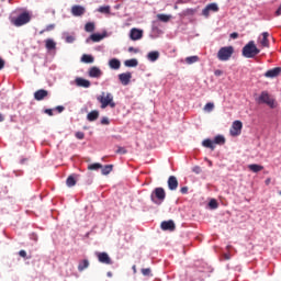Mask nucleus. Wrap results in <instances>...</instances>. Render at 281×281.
I'll list each match as a JSON object with an SVG mask.
<instances>
[{
	"label": "nucleus",
	"instance_id": "f257e3e1",
	"mask_svg": "<svg viewBox=\"0 0 281 281\" xmlns=\"http://www.w3.org/2000/svg\"><path fill=\"white\" fill-rule=\"evenodd\" d=\"M97 100L100 102L101 109H106V106L115 109V101L111 92H101V94L97 97Z\"/></svg>",
	"mask_w": 281,
	"mask_h": 281
},
{
	"label": "nucleus",
	"instance_id": "f03ea898",
	"mask_svg": "<svg viewBox=\"0 0 281 281\" xmlns=\"http://www.w3.org/2000/svg\"><path fill=\"white\" fill-rule=\"evenodd\" d=\"M241 54L244 58H256V56L260 54V49L256 46L254 41H250L243 47Z\"/></svg>",
	"mask_w": 281,
	"mask_h": 281
},
{
	"label": "nucleus",
	"instance_id": "7ed1b4c3",
	"mask_svg": "<svg viewBox=\"0 0 281 281\" xmlns=\"http://www.w3.org/2000/svg\"><path fill=\"white\" fill-rule=\"evenodd\" d=\"M150 201L154 202L155 205H161L164 201H166V190L161 187H158L150 193Z\"/></svg>",
	"mask_w": 281,
	"mask_h": 281
},
{
	"label": "nucleus",
	"instance_id": "20e7f679",
	"mask_svg": "<svg viewBox=\"0 0 281 281\" xmlns=\"http://www.w3.org/2000/svg\"><path fill=\"white\" fill-rule=\"evenodd\" d=\"M234 56V46H224L217 52V58L222 63L229 60Z\"/></svg>",
	"mask_w": 281,
	"mask_h": 281
},
{
	"label": "nucleus",
	"instance_id": "39448f33",
	"mask_svg": "<svg viewBox=\"0 0 281 281\" xmlns=\"http://www.w3.org/2000/svg\"><path fill=\"white\" fill-rule=\"evenodd\" d=\"M31 19L30 13L23 12L18 18H12L11 23L12 25H15V27H21L22 25L30 23Z\"/></svg>",
	"mask_w": 281,
	"mask_h": 281
},
{
	"label": "nucleus",
	"instance_id": "423d86ee",
	"mask_svg": "<svg viewBox=\"0 0 281 281\" xmlns=\"http://www.w3.org/2000/svg\"><path fill=\"white\" fill-rule=\"evenodd\" d=\"M258 104H267L270 109H276V100L269 95V92L262 91L257 100Z\"/></svg>",
	"mask_w": 281,
	"mask_h": 281
},
{
	"label": "nucleus",
	"instance_id": "0eeeda50",
	"mask_svg": "<svg viewBox=\"0 0 281 281\" xmlns=\"http://www.w3.org/2000/svg\"><path fill=\"white\" fill-rule=\"evenodd\" d=\"M229 133L232 137H238V135L243 133V122L240 121L233 122Z\"/></svg>",
	"mask_w": 281,
	"mask_h": 281
},
{
	"label": "nucleus",
	"instance_id": "6e6552de",
	"mask_svg": "<svg viewBox=\"0 0 281 281\" xmlns=\"http://www.w3.org/2000/svg\"><path fill=\"white\" fill-rule=\"evenodd\" d=\"M258 44L260 45V47H266V48L270 47L269 32L261 33V35L258 37Z\"/></svg>",
	"mask_w": 281,
	"mask_h": 281
},
{
	"label": "nucleus",
	"instance_id": "1a4fd4ad",
	"mask_svg": "<svg viewBox=\"0 0 281 281\" xmlns=\"http://www.w3.org/2000/svg\"><path fill=\"white\" fill-rule=\"evenodd\" d=\"M210 12H218V4L215 2L207 4L203 10L202 14L207 19L210 16Z\"/></svg>",
	"mask_w": 281,
	"mask_h": 281
},
{
	"label": "nucleus",
	"instance_id": "9d476101",
	"mask_svg": "<svg viewBox=\"0 0 281 281\" xmlns=\"http://www.w3.org/2000/svg\"><path fill=\"white\" fill-rule=\"evenodd\" d=\"M144 37V31L139 29H132L130 31V38L131 41H140Z\"/></svg>",
	"mask_w": 281,
	"mask_h": 281
},
{
	"label": "nucleus",
	"instance_id": "9b49d317",
	"mask_svg": "<svg viewBox=\"0 0 281 281\" xmlns=\"http://www.w3.org/2000/svg\"><path fill=\"white\" fill-rule=\"evenodd\" d=\"M97 258L102 265H113V260H111L106 252H97Z\"/></svg>",
	"mask_w": 281,
	"mask_h": 281
},
{
	"label": "nucleus",
	"instance_id": "f8f14e48",
	"mask_svg": "<svg viewBox=\"0 0 281 281\" xmlns=\"http://www.w3.org/2000/svg\"><path fill=\"white\" fill-rule=\"evenodd\" d=\"M131 78H133V74L131 72H123L119 75V80L123 87H126L131 83Z\"/></svg>",
	"mask_w": 281,
	"mask_h": 281
},
{
	"label": "nucleus",
	"instance_id": "ddd939ff",
	"mask_svg": "<svg viewBox=\"0 0 281 281\" xmlns=\"http://www.w3.org/2000/svg\"><path fill=\"white\" fill-rule=\"evenodd\" d=\"M87 12V9L85 7L75 4L71 7V14L72 16H82Z\"/></svg>",
	"mask_w": 281,
	"mask_h": 281
},
{
	"label": "nucleus",
	"instance_id": "4468645a",
	"mask_svg": "<svg viewBox=\"0 0 281 281\" xmlns=\"http://www.w3.org/2000/svg\"><path fill=\"white\" fill-rule=\"evenodd\" d=\"M160 227L164 232H175V222L169 220V221H164L160 224Z\"/></svg>",
	"mask_w": 281,
	"mask_h": 281
},
{
	"label": "nucleus",
	"instance_id": "2eb2a0df",
	"mask_svg": "<svg viewBox=\"0 0 281 281\" xmlns=\"http://www.w3.org/2000/svg\"><path fill=\"white\" fill-rule=\"evenodd\" d=\"M49 95V92L45 89H40L35 91L34 99L37 100V102H41V100H45Z\"/></svg>",
	"mask_w": 281,
	"mask_h": 281
},
{
	"label": "nucleus",
	"instance_id": "dca6fc26",
	"mask_svg": "<svg viewBox=\"0 0 281 281\" xmlns=\"http://www.w3.org/2000/svg\"><path fill=\"white\" fill-rule=\"evenodd\" d=\"M167 183H168L169 190H171V191H175V190H177V188H179V180H177V177H175V176H170L168 178Z\"/></svg>",
	"mask_w": 281,
	"mask_h": 281
},
{
	"label": "nucleus",
	"instance_id": "f3484780",
	"mask_svg": "<svg viewBox=\"0 0 281 281\" xmlns=\"http://www.w3.org/2000/svg\"><path fill=\"white\" fill-rule=\"evenodd\" d=\"M281 74V68L280 67H276V68H272L270 70H267L265 72V77L266 78H278V76H280Z\"/></svg>",
	"mask_w": 281,
	"mask_h": 281
},
{
	"label": "nucleus",
	"instance_id": "a211bd4d",
	"mask_svg": "<svg viewBox=\"0 0 281 281\" xmlns=\"http://www.w3.org/2000/svg\"><path fill=\"white\" fill-rule=\"evenodd\" d=\"M77 87H82L83 89H89V87H91V81L85 79V78H80L78 77L76 80H75Z\"/></svg>",
	"mask_w": 281,
	"mask_h": 281
},
{
	"label": "nucleus",
	"instance_id": "6ab92c4d",
	"mask_svg": "<svg viewBox=\"0 0 281 281\" xmlns=\"http://www.w3.org/2000/svg\"><path fill=\"white\" fill-rule=\"evenodd\" d=\"M88 75L90 78H100L102 76V70H100V68L93 66L89 69Z\"/></svg>",
	"mask_w": 281,
	"mask_h": 281
},
{
	"label": "nucleus",
	"instance_id": "aec40b11",
	"mask_svg": "<svg viewBox=\"0 0 281 281\" xmlns=\"http://www.w3.org/2000/svg\"><path fill=\"white\" fill-rule=\"evenodd\" d=\"M109 67L110 69L117 70L122 67V63L117 58H112L109 60Z\"/></svg>",
	"mask_w": 281,
	"mask_h": 281
},
{
	"label": "nucleus",
	"instance_id": "412c9836",
	"mask_svg": "<svg viewBox=\"0 0 281 281\" xmlns=\"http://www.w3.org/2000/svg\"><path fill=\"white\" fill-rule=\"evenodd\" d=\"M98 117H100V112L98 110H93V111L89 112L87 115L88 122H95V120H98Z\"/></svg>",
	"mask_w": 281,
	"mask_h": 281
},
{
	"label": "nucleus",
	"instance_id": "4be33fe9",
	"mask_svg": "<svg viewBox=\"0 0 281 281\" xmlns=\"http://www.w3.org/2000/svg\"><path fill=\"white\" fill-rule=\"evenodd\" d=\"M45 47L48 52H52L53 49H56V42L52 38H47L45 41Z\"/></svg>",
	"mask_w": 281,
	"mask_h": 281
},
{
	"label": "nucleus",
	"instance_id": "5701e85b",
	"mask_svg": "<svg viewBox=\"0 0 281 281\" xmlns=\"http://www.w3.org/2000/svg\"><path fill=\"white\" fill-rule=\"evenodd\" d=\"M202 146H204V148H210L211 150H214L216 148V146L214 145V140L206 138L202 142Z\"/></svg>",
	"mask_w": 281,
	"mask_h": 281
},
{
	"label": "nucleus",
	"instance_id": "b1692460",
	"mask_svg": "<svg viewBox=\"0 0 281 281\" xmlns=\"http://www.w3.org/2000/svg\"><path fill=\"white\" fill-rule=\"evenodd\" d=\"M248 170L251 172H261V170H265V167L262 165L251 164L248 165Z\"/></svg>",
	"mask_w": 281,
	"mask_h": 281
},
{
	"label": "nucleus",
	"instance_id": "393cba45",
	"mask_svg": "<svg viewBox=\"0 0 281 281\" xmlns=\"http://www.w3.org/2000/svg\"><path fill=\"white\" fill-rule=\"evenodd\" d=\"M147 58L151 63H155L156 60H159V52H157V50L149 52L148 55H147Z\"/></svg>",
	"mask_w": 281,
	"mask_h": 281
},
{
	"label": "nucleus",
	"instance_id": "a878e982",
	"mask_svg": "<svg viewBox=\"0 0 281 281\" xmlns=\"http://www.w3.org/2000/svg\"><path fill=\"white\" fill-rule=\"evenodd\" d=\"M77 177H78V176H76V175H70V176L67 178L66 184H67L68 188H74V186H76V178H77Z\"/></svg>",
	"mask_w": 281,
	"mask_h": 281
},
{
	"label": "nucleus",
	"instance_id": "bb28decb",
	"mask_svg": "<svg viewBox=\"0 0 281 281\" xmlns=\"http://www.w3.org/2000/svg\"><path fill=\"white\" fill-rule=\"evenodd\" d=\"M104 35L102 34L93 33L92 35H90V41H92L93 43H100V41H102Z\"/></svg>",
	"mask_w": 281,
	"mask_h": 281
},
{
	"label": "nucleus",
	"instance_id": "cd10ccee",
	"mask_svg": "<svg viewBox=\"0 0 281 281\" xmlns=\"http://www.w3.org/2000/svg\"><path fill=\"white\" fill-rule=\"evenodd\" d=\"M85 269H89V260L83 259L78 265V271H85Z\"/></svg>",
	"mask_w": 281,
	"mask_h": 281
},
{
	"label": "nucleus",
	"instance_id": "c85d7f7f",
	"mask_svg": "<svg viewBox=\"0 0 281 281\" xmlns=\"http://www.w3.org/2000/svg\"><path fill=\"white\" fill-rule=\"evenodd\" d=\"M111 172H113V165H105L101 170V173L104 176L111 175Z\"/></svg>",
	"mask_w": 281,
	"mask_h": 281
},
{
	"label": "nucleus",
	"instance_id": "c756f323",
	"mask_svg": "<svg viewBox=\"0 0 281 281\" xmlns=\"http://www.w3.org/2000/svg\"><path fill=\"white\" fill-rule=\"evenodd\" d=\"M157 19L159 21H161L162 23H168V21H170V19H172L171 15H167V14H157Z\"/></svg>",
	"mask_w": 281,
	"mask_h": 281
},
{
	"label": "nucleus",
	"instance_id": "7c9ffc66",
	"mask_svg": "<svg viewBox=\"0 0 281 281\" xmlns=\"http://www.w3.org/2000/svg\"><path fill=\"white\" fill-rule=\"evenodd\" d=\"M187 65H194V63H199V56H190L186 58Z\"/></svg>",
	"mask_w": 281,
	"mask_h": 281
},
{
	"label": "nucleus",
	"instance_id": "2f4dec72",
	"mask_svg": "<svg viewBox=\"0 0 281 281\" xmlns=\"http://www.w3.org/2000/svg\"><path fill=\"white\" fill-rule=\"evenodd\" d=\"M98 12H100L101 14H111V7L110 5L100 7L98 9Z\"/></svg>",
	"mask_w": 281,
	"mask_h": 281
},
{
	"label": "nucleus",
	"instance_id": "473e14b6",
	"mask_svg": "<svg viewBox=\"0 0 281 281\" xmlns=\"http://www.w3.org/2000/svg\"><path fill=\"white\" fill-rule=\"evenodd\" d=\"M125 67H137V59H127L124 61Z\"/></svg>",
	"mask_w": 281,
	"mask_h": 281
},
{
	"label": "nucleus",
	"instance_id": "72a5a7b5",
	"mask_svg": "<svg viewBox=\"0 0 281 281\" xmlns=\"http://www.w3.org/2000/svg\"><path fill=\"white\" fill-rule=\"evenodd\" d=\"M213 144H218V145L225 144V136L223 135L215 136Z\"/></svg>",
	"mask_w": 281,
	"mask_h": 281
},
{
	"label": "nucleus",
	"instance_id": "f704fd0d",
	"mask_svg": "<svg viewBox=\"0 0 281 281\" xmlns=\"http://www.w3.org/2000/svg\"><path fill=\"white\" fill-rule=\"evenodd\" d=\"M85 30L87 32H94L95 31V23H93V22L86 23Z\"/></svg>",
	"mask_w": 281,
	"mask_h": 281
},
{
	"label": "nucleus",
	"instance_id": "c9c22d12",
	"mask_svg": "<svg viewBox=\"0 0 281 281\" xmlns=\"http://www.w3.org/2000/svg\"><path fill=\"white\" fill-rule=\"evenodd\" d=\"M81 60H82V63H86V64H91V63H93V56H91V55H82V57H81Z\"/></svg>",
	"mask_w": 281,
	"mask_h": 281
},
{
	"label": "nucleus",
	"instance_id": "e433bc0d",
	"mask_svg": "<svg viewBox=\"0 0 281 281\" xmlns=\"http://www.w3.org/2000/svg\"><path fill=\"white\" fill-rule=\"evenodd\" d=\"M56 30V24H48L44 30L40 31V34H45V32H53Z\"/></svg>",
	"mask_w": 281,
	"mask_h": 281
},
{
	"label": "nucleus",
	"instance_id": "4c0bfd02",
	"mask_svg": "<svg viewBox=\"0 0 281 281\" xmlns=\"http://www.w3.org/2000/svg\"><path fill=\"white\" fill-rule=\"evenodd\" d=\"M102 168V164L100 162H94L88 166V170H100Z\"/></svg>",
	"mask_w": 281,
	"mask_h": 281
},
{
	"label": "nucleus",
	"instance_id": "58836bf2",
	"mask_svg": "<svg viewBox=\"0 0 281 281\" xmlns=\"http://www.w3.org/2000/svg\"><path fill=\"white\" fill-rule=\"evenodd\" d=\"M204 111H207V113H212L214 111V103L209 102L204 105Z\"/></svg>",
	"mask_w": 281,
	"mask_h": 281
},
{
	"label": "nucleus",
	"instance_id": "ea45409f",
	"mask_svg": "<svg viewBox=\"0 0 281 281\" xmlns=\"http://www.w3.org/2000/svg\"><path fill=\"white\" fill-rule=\"evenodd\" d=\"M184 14H186L187 16H194V14H196V9H187V10L184 11Z\"/></svg>",
	"mask_w": 281,
	"mask_h": 281
},
{
	"label": "nucleus",
	"instance_id": "a19ab883",
	"mask_svg": "<svg viewBox=\"0 0 281 281\" xmlns=\"http://www.w3.org/2000/svg\"><path fill=\"white\" fill-rule=\"evenodd\" d=\"M209 205L210 207H212V210H216V207H218V203L216 202V200H211Z\"/></svg>",
	"mask_w": 281,
	"mask_h": 281
},
{
	"label": "nucleus",
	"instance_id": "79ce46f5",
	"mask_svg": "<svg viewBox=\"0 0 281 281\" xmlns=\"http://www.w3.org/2000/svg\"><path fill=\"white\" fill-rule=\"evenodd\" d=\"M116 153H117L119 155H126L128 151H127L126 148H124V147H119L117 150H116Z\"/></svg>",
	"mask_w": 281,
	"mask_h": 281
},
{
	"label": "nucleus",
	"instance_id": "37998d69",
	"mask_svg": "<svg viewBox=\"0 0 281 281\" xmlns=\"http://www.w3.org/2000/svg\"><path fill=\"white\" fill-rule=\"evenodd\" d=\"M192 172H194L195 175H201V172H203V170L201 169V167L195 166L192 168Z\"/></svg>",
	"mask_w": 281,
	"mask_h": 281
},
{
	"label": "nucleus",
	"instance_id": "c03bdc74",
	"mask_svg": "<svg viewBox=\"0 0 281 281\" xmlns=\"http://www.w3.org/2000/svg\"><path fill=\"white\" fill-rule=\"evenodd\" d=\"M140 271H142L143 276H150V273H151L150 268H143Z\"/></svg>",
	"mask_w": 281,
	"mask_h": 281
},
{
	"label": "nucleus",
	"instance_id": "a18cd8bd",
	"mask_svg": "<svg viewBox=\"0 0 281 281\" xmlns=\"http://www.w3.org/2000/svg\"><path fill=\"white\" fill-rule=\"evenodd\" d=\"M75 137H77V139H85V132H77Z\"/></svg>",
	"mask_w": 281,
	"mask_h": 281
},
{
	"label": "nucleus",
	"instance_id": "49530a36",
	"mask_svg": "<svg viewBox=\"0 0 281 281\" xmlns=\"http://www.w3.org/2000/svg\"><path fill=\"white\" fill-rule=\"evenodd\" d=\"M74 41H76V37L71 35L66 36V43H74Z\"/></svg>",
	"mask_w": 281,
	"mask_h": 281
},
{
	"label": "nucleus",
	"instance_id": "de8ad7c7",
	"mask_svg": "<svg viewBox=\"0 0 281 281\" xmlns=\"http://www.w3.org/2000/svg\"><path fill=\"white\" fill-rule=\"evenodd\" d=\"M19 256H20L21 258H27V252H26L25 250H20V251H19Z\"/></svg>",
	"mask_w": 281,
	"mask_h": 281
},
{
	"label": "nucleus",
	"instance_id": "09e8293b",
	"mask_svg": "<svg viewBox=\"0 0 281 281\" xmlns=\"http://www.w3.org/2000/svg\"><path fill=\"white\" fill-rule=\"evenodd\" d=\"M101 124H103V125H109V124H110L109 117H102V119H101Z\"/></svg>",
	"mask_w": 281,
	"mask_h": 281
},
{
	"label": "nucleus",
	"instance_id": "8fccbe9b",
	"mask_svg": "<svg viewBox=\"0 0 281 281\" xmlns=\"http://www.w3.org/2000/svg\"><path fill=\"white\" fill-rule=\"evenodd\" d=\"M44 113H46V115H54V111L52 110V109H46L45 111H44Z\"/></svg>",
	"mask_w": 281,
	"mask_h": 281
},
{
	"label": "nucleus",
	"instance_id": "3c124183",
	"mask_svg": "<svg viewBox=\"0 0 281 281\" xmlns=\"http://www.w3.org/2000/svg\"><path fill=\"white\" fill-rule=\"evenodd\" d=\"M181 194H188V187H182L180 189Z\"/></svg>",
	"mask_w": 281,
	"mask_h": 281
},
{
	"label": "nucleus",
	"instance_id": "603ef678",
	"mask_svg": "<svg viewBox=\"0 0 281 281\" xmlns=\"http://www.w3.org/2000/svg\"><path fill=\"white\" fill-rule=\"evenodd\" d=\"M56 111H58L59 113H63V111H65V106L58 105L56 106Z\"/></svg>",
	"mask_w": 281,
	"mask_h": 281
},
{
	"label": "nucleus",
	"instance_id": "864d4df0",
	"mask_svg": "<svg viewBox=\"0 0 281 281\" xmlns=\"http://www.w3.org/2000/svg\"><path fill=\"white\" fill-rule=\"evenodd\" d=\"M5 67V61L0 58V70L3 69Z\"/></svg>",
	"mask_w": 281,
	"mask_h": 281
},
{
	"label": "nucleus",
	"instance_id": "5fc2aeb1",
	"mask_svg": "<svg viewBox=\"0 0 281 281\" xmlns=\"http://www.w3.org/2000/svg\"><path fill=\"white\" fill-rule=\"evenodd\" d=\"M223 74V70H221V69H217V70H215L214 71V76H221Z\"/></svg>",
	"mask_w": 281,
	"mask_h": 281
},
{
	"label": "nucleus",
	"instance_id": "6e6d98bb",
	"mask_svg": "<svg viewBox=\"0 0 281 281\" xmlns=\"http://www.w3.org/2000/svg\"><path fill=\"white\" fill-rule=\"evenodd\" d=\"M231 38H234V40L238 38V33H236V32L232 33Z\"/></svg>",
	"mask_w": 281,
	"mask_h": 281
},
{
	"label": "nucleus",
	"instance_id": "4d7b16f0",
	"mask_svg": "<svg viewBox=\"0 0 281 281\" xmlns=\"http://www.w3.org/2000/svg\"><path fill=\"white\" fill-rule=\"evenodd\" d=\"M128 52H134L135 54H137V49L134 48L133 46H131V47L128 48Z\"/></svg>",
	"mask_w": 281,
	"mask_h": 281
},
{
	"label": "nucleus",
	"instance_id": "13d9d810",
	"mask_svg": "<svg viewBox=\"0 0 281 281\" xmlns=\"http://www.w3.org/2000/svg\"><path fill=\"white\" fill-rule=\"evenodd\" d=\"M265 183H266V186H269L271 183V178H267Z\"/></svg>",
	"mask_w": 281,
	"mask_h": 281
},
{
	"label": "nucleus",
	"instance_id": "bf43d9fd",
	"mask_svg": "<svg viewBox=\"0 0 281 281\" xmlns=\"http://www.w3.org/2000/svg\"><path fill=\"white\" fill-rule=\"evenodd\" d=\"M26 161H27V158H23V159L20 160V164L23 165V164H25Z\"/></svg>",
	"mask_w": 281,
	"mask_h": 281
},
{
	"label": "nucleus",
	"instance_id": "052dcab7",
	"mask_svg": "<svg viewBox=\"0 0 281 281\" xmlns=\"http://www.w3.org/2000/svg\"><path fill=\"white\" fill-rule=\"evenodd\" d=\"M106 276H108V278H113V272L109 271V272L106 273Z\"/></svg>",
	"mask_w": 281,
	"mask_h": 281
},
{
	"label": "nucleus",
	"instance_id": "680f3d73",
	"mask_svg": "<svg viewBox=\"0 0 281 281\" xmlns=\"http://www.w3.org/2000/svg\"><path fill=\"white\" fill-rule=\"evenodd\" d=\"M132 269H133L134 273H137V267L136 266H133Z\"/></svg>",
	"mask_w": 281,
	"mask_h": 281
},
{
	"label": "nucleus",
	"instance_id": "e2e57ef3",
	"mask_svg": "<svg viewBox=\"0 0 281 281\" xmlns=\"http://www.w3.org/2000/svg\"><path fill=\"white\" fill-rule=\"evenodd\" d=\"M4 117L3 114L0 113V122H3Z\"/></svg>",
	"mask_w": 281,
	"mask_h": 281
}]
</instances>
